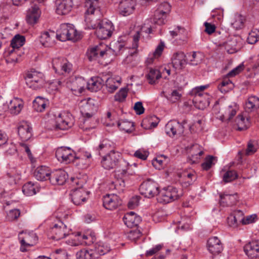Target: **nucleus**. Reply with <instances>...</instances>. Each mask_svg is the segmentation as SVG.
Listing matches in <instances>:
<instances>
[{
    "mask_svg": "<svg viewBox=\"0 0 259 259\" xmlns=\"http://www.w3.org/2000/svg\"><path fill=\"white\" fill-rule=\"evenodd\" d=\"M136 5V0H122L118 6L119 13L123 16H127L134 12Z\"/></svg>",
    "mask_w": 259,
    "mask_h": 259,
    "instance_id": "19",
    "label": "nucleus"
},
{
    "mask_svg": "<svg viewBox=\"0 0 259 259\" xmlns=\"http://www.w3.org/2000/svg\"><path fill=\"white\" fill-rule=\"evenodd\" d=\"M245 21L244 17L240 14H236L234 16L232 25L236 30L241 29L244 27Z\"/></svg>",
    "mask_w": 259,
    "mask_h": 259,
    "instance_id": "43",
    "label": "nucleus"
},
{
    "mask_svg": "<svg viewBox=\"0 0 259 259\" xmlns=\"http://www.w3.org/2000/svg\"><path fill=\"white\" fill-rule=\"evenodd\" d=\"M71 115L64 112L59 113L55 118L54 126L55 130H67L72 127L73 121L70 118Z\"/></svg>",
    "mask_w": 259,
    "mask_h": 259,
    "instance_id": "12",
    "label": "nucleus"
},
{
    "mask_svg": "<svg viewBox=\"0 0 259 259\" xmlns=\"http://www.w3.org/2000/svg\"><path fill=\"white\" fill-rule=\"evenodd\" d=\"M157 200L161 203H168L178 199L183 195L182 190L173 186H168L158 193Z\"/></svg>",
    "mask_w": 259,
    "mask_h": 259,
    "instance_id": "3",
    "label": "nucleus"
},
{
    "mask_svg": "<svg viewBox=\"0 0 259 259\" xmlns=\"http://www.w3.org/2000/svg\"><path fill=\"white\" fill-rule=\"evenodd\" d=\"M244 109L248 113L256 111L259 109V98L255 96H249L246 101Z\"/></svg>",
    "mask_w": 259,
    "mask_h": 259,
    "instance_id": "30",
    "label": "nucleus"
},
{
    "mask_svg": "<svg viewBox=\"0 0 259 259\" xmlns=\"http://www.w3.org/2000/svg\"><path fill=\"white\" fill-rule=\"evenodd\" d=\"M127 95V90L125 88L121 89L114 96V100L119 102H123Z\"/></svg>",
    "mask_w": 259,
    "mask_h": 259,
    "instance_id": "59",
    "label": "nucleus"
},
{
    "mask_svg": "<svg viewBox=\"0 0 259 259\" xmlns=\"http://www.w3.org/2000/svg\"><path fill=\"white\" fill-rule=\"evenodd\" d=\"M164 43L162 41H161L156 47L155 51L152 54H150L149 55L146 61L147 65H150L152 64L156 58L160 57L162 54V53L164 50Z\"/></svg>",
    "mask_w": 259,
    "mask_h": 259,
    "instance_id": "36",
    "label": "nucleus"
},
{
    "mask_svg": "<svg viewBox=\"0 0 259 259\" xmlns=\"http://www.w3.org/2000/svg\"><path fill=\"white\" fill-rule=\"evenodd\" d=\"M89 193L81 188L72 190L70 194L72 201L75 205H80L86 201Z\"/></svg>",
    "mask_w": 259,
    "mask_h": 259,
    "instance_id": "22",
    "label": "nucleus"
},
{
    "mask_svg": "<svg viewBox=\"0 0 259 259\" xmlns=\"http://www.w3.org/2000/svg\"><path fill=\"white\" fill-rule=\"evenodd\" d=\"M24 79L27 85L33 90L41 88L45 83L44 74L34 70H31L26 72Z\"/></svg>",
    "mask_w": 259,
    "mask_h": 259,
    "instance_id": "4",
    "label": "nucleus"
},
{
    "mask_svg": "<svg viewBox=\"0 0 259 259\" xmlns=\"http://www.w3.org/2000/svg\"><path fill=\"white\" fill-rule=\"evenodd\" d=\"M84 7L86 9L84 21L87 23L89 29H96L95 34L101 39H105L110 37L114 30V26L111 21L102 20L97 23H93L92 19L90 17L93 15H100V10L99 6V0H85Z\"/></svg>",
    "mask_w": 259,
    "mask_h": 259,
    "instance_id": "1",
    "label": "nucleus"
},
{
    "mask_svg": "<svg viewBox=\"0 0 259 259\" xmlns=\"http://www.w3.org/2000/svg\"><path fill=\"white\" fill-rule=\"evenodd\" d=\"M18 238L21 246L20 250L21 252L27 251V248L35 245L37 241L38 238L36 234L33 232H21L19 234Z\"/></svg>",
    "mask_w": 259,
    "mask_h": 259,
    "instance_id": "7",
    "label": "nucleus"
},
{
    "mask_svg": "<svg viewBox=\"0 0 259 259\" xmlns=\"http://www.w3.org/2000/svg\"><path fill=\"white\" fill-rule=\"evenodd\" d=\"M124 224L128 228L137 227L141 222V218L133 211L126 213L122 218Z\"/></svg>",
    "mask_w": 259,
    "mask_h": 259,
    "instance_id": "26",
    "label": "nucleus"
},
{
    "mask_svg": "<svg viewBox=\"0 0 259 259\" xmlns=\"http://www.w3.org/2000/svg\"><path fill=\"white\" fill-rule=\"evenodd\" d=\"M94 149L99 155L102 156L108 152H111V151L115 150L116 144L111 140L105 138L101 140Z\"/></svg>",
    "mask_w": 259,
    "mask_h": 259,
    "instance_id": "15",
    "label": "nucleus"
},
{
    "mask_svg": "<svg viewBox=\"0 0 259 259\" xmlns=\"http://www.w3.org/2000/svg\"><path fill=\"white\" fill-rule=\"evenodd\" d=\"M68 175L62 169L56 170L51 172L50 176V182L52 185H63L66 181Z\"/></svg>",
    "mask_w": 259,
    "mask_h": 259,
    "instance_id": "24",
    "label": "nucleus"
},
{
    "mask_svg": "<svg viewBox=\"0 0 259 259\" xmlns=\"http://www.w3.org/2000/svg\"><path fill=\"white\" fill-rule=\"evenodd\" d=\"M117 125L120 130L128 133L131 131V127H133L134 123L128 121L122 120L118 121Z\"/></svg>",
    "mask_w": 259,
    "mask_h": 259,
    "instance_id": "58",
    "label": "nucleus"
},
{
    "mask_svg": "<svg viewBox=\"0 0 259 259\" xmlns=\"http://www.w3.org/2000/svg\"><path fill=\"white\" fill-rule=\"evenodd\" d=\"M77 259H99L96 257L93 250L81 249L76 253Z\"/></svg>",
    "mask_w": 259,
    "mask_h": 259,
    "instance_id": "44",
    "label": "nucleus"
},
{
    "mask_svg": "<svg viewBox=\"0 0 259 259\" xmlns=\"http://www.w3.org/2000/svg\"><path fill=\"white\" fill-rule=\"evenodd\" d=\"M159 190L158 184L150 179L143 182L139 188L141 194L148 198H152L157 195Z\"/></svg>",
    "mask_w": 259,
    "mask_h": 259,
    "instance_id": "8",
    "label": "nucleus"
},
{
    "mask_svg": "<svg viewBox=\"0 0 259 259\" xmlns=\"http://www.w3.org/2000/svg\"><path fill=\"white\" fill-rule=\"evenodd\" d=\"M187 121L184 120L181 123L176 120H170L168 122L165 126L166 134L170 137L175 135H181L184 132V125Z\"/></svg>",
    "mask_w": 259,
    "mask_h": 259,
    "instance_id": "11",
    "label": "nucleus"
},
{
    "mask_svg": "<svg viewBox=\"0 0 259 259\" xmlns=\"http://www.w3.org/2000/svg\"><path fill=\"white\" fill-rule=\"evenodd\" d=\"M119 82L112 77L108 78L105 82L107 91L110 93H113L118 88V84Z\"/></svg>",
    "mask_w": 259,
    "mask_h": 259,
    "instance_id": "45",
    "label": "nucleus"
},
{
    "mask_svg": "<svg viewBox=\"0 0 259 259\" xmlns=\"http://www.w3.org/2000/svg\"><path fill=\"white\" fill-rule=\"evenodd\" d=\"M233 87L232 82L229 79L223 80L219 85L218 88L222 93H227Z\"/></svg>",
    "mask_w": 259,
    "mask_h": 259,
    "instance_id": "55",
    "label": "nucleus"
},
{
    "mask_svg": "<svg viewBox=\"0 0 259 259\" xmlns=\"http://www.w3.org/2000/svg\"><path fill=\"white\" fill-rule=\"evenodd\" d=\"M76 236L78 237V239L82 241V243L90 245L95 241V236L94 234H82L81 232H77Z\"/></svg>",
    "mask_w": 259,
    "mask_h": 259,
    "instance_id": "41",
    "label": "nucleus"
},
{
    "mask_svg": "<svg viewBox=\"0 0 259 259\" xmlns=\"http://www.w3.org/2000/svg\"><path fill=\"white\" fill-rule=\"evenodd\" d=\"M163 247V244H157L153 248H152L151 249L147 250L145 255L146 256H152L154 254H156L158 251H159L160 250H161Z\"/></svg>",
    "mask_w": 259,
    "mask_h": 259,
    "instance_id": "63",
    "label": "nucleus"
},
{
    "mask_svg": "<svg viewBox=\"0 0 259 259\" xmlns=\"http://www.w3.org/2000/svg\"><path fill=\"white\" fill-rule=\"evenodd\" d=\"M40 187L37 183L28 182L25 184L22 187V192L26 196H32L39 191Z\"/></svg>",
    "mask_w": 259,
    "mask_h": 259,
    "instance_id": "33",
    "label": "nucleus"
},
{
    "mask_svg": "<svg viewBox=\"0 0 259 259\" xmlns=\"http://www.w3.org/2000/svg\"><path fill=\"white\" fill-rule=\"evenodd\" d=\"M110 249V247L103 242H97L95 245V252L100 255L106 254Z\"/></svg>",
    "mask_w": 259,
    "mask_h": 259,
    "instance_id": "47",
    "label": "nucleus"
},
{
    "mask_svg": "<svg viewBox=\"0 0 259 259\" xmlns=\"http://www.w3.org/2000/svg\"><path fill=\"white\" fill-rule=\"evenodd\" d=\"M171 11V6L167 2H164L161 3L156 10L157 11V15H158L159 13L165 15L167 17Z\"/></svg>",
    "mask_w": 259,
    "mask_h": 259,
    "instance_id": "51",
    "label": "nucleus"
},
{
    "mask_svg": "<svg viewBox=\"0 0 259 259\" xmlns=\"http://www.w3.org/2000/svg\"><path fill=\"white\" fill-rule=\"evenodd\" d=\"M208 251L212 254H217L223 250V245L217 237H212L208 239L207 242Z\"/></svg>",
    "mask_w": 259,
    "mask_h": 259,
    "instance_id": "27",
    "label": "nucleus"
},
{
    "mask_svg": "<svg viewBox=\"0 0 259 259\" xmlns=\"http://www.w3.org/2000/svg\"><path fill=\"white\" fill-rule=\"evenodd\" d=\"M87 81L82 77H76L72 78L69 84V87L73 93L78 96L85 89Z\"/></svg>",
    "mask_w": 259,
    "mask_h": 259,
    "instance_id": "17",
    "label": "nucleus"
},
{
    "mask_svg": "<svg viewBox=\"0 0 259 259\" xmlns=\"http://www.w3.org/2000/svg\"><path fill=\"white\" fill-rule=\"evenodd\" d=\"M49 104V101L40 97H37L33 102V107L37 112L44 111L47 106Z\"/></svg>",
    "mask_w": 259,
    "mask_h": 259,
    "instance_id": "37",
    "label": "nucleus"
},
{
    "mask_svg": "<svg viewBox=\"0 0 259 259\" xmlns=\"http://www.w3.org/2000/svg\"><path fill=\"white\" fill-rule=\"evenodd\" d=\"M25 41V37L20 34L16 35L12 39L11 46L13 49L10 51V54H12L15 49H18L22 47Z\"/></svg>",
    "mask_w": 259,
    "mask_h": 259,
    "instance_id": "39",
    "label": "nucleus"
},
{
    "mask_svg": "<svg viewBox=\"0 0 259 259\" xmlns=\"http://www.w3.org/2000/svg\"><path fill=\"white\" fill-rule=\"evenodd\" d=\"M70 231V228H67L65 224L59 221L50 228V233L52 239L59 240L68 235Z\"/></svg>",
    "mask_w": 259,
    "mask_h": 259,
    "instance_id": "10",
    "label": "nucleus"
},
{
    "mask_svg": "<svg viewBox=\"0 0 259 259\" xmlns=\"http://www.w3.org/2000/svg\"><path fill=\"white\" fill-rule=\"evenodd\" d=\"M40 10L37 4H32L28 10L26 17V21L29 24H35L40 15Z\"/></svg>",
    "mask_w": 259,
    "mask_h": 259,
    "instance_id": "25",
    "label": "nucleus"
},
{
    "mask_svg": "<svg viewBox=\"0 0 259 259\" xmlns=\"http://www.w3.org/2000/svg\"><path fill=\"white\" fill-rule=\"evenodd\" d=\"M142 235V233L138 229L132 230L127 234V238L132 241L136 242Z\"/></svg>",
    "mask_w": 259,
    "mask_h": 259,
    "instance_id": "57",
    "label": "nucleus"
},
{
    "mask_svg": "<svg viewBox=\"0 0 259 259\" xmlns=\"http://www.w3.org/2000/svg\"><path fill=\"white\" fill-rule=\"evenodd\" d=\"M57 36L61 41L71 40L75 41L80 38V35L72 24H61Z\"/></svg>",
    "mask_w": 259,
    "mask_h": 259,
    "instance_id": "6",
    "label": "nucleus"
},
{
    "mask_svg": "<svg viewBox=\"0 0 259 259\" xmlns=\"http://www.w3.org/2000/svg\"><path fill=\"white\" fill-rule=\"evenodd\" d=\"M51 171L48 166L41 165L37 167L33 172V176L36 180L40 181L50 180Z\"/></svg>",
    "mask_w": 259,
    "mask_h": 259,
    "instance_id": "29",
    "label": "nucleus"
},
{
    "mask_svg": "<svg viewBox=\"0 0 259 259\" xmlns=\"http://www.w3.org/2000/svg\"><path fill=\"white\" fill-rule=\"evenodd\" d=\"M18 134L22 141H27L32 136V128L30 124L26 121L20 123L18 127Z\"/></svg>",
    "mask_w": 259,
    "mask_h": 259,
    "instance_id": "20",
    "label": "nucleus"
},
{
    "mask_svg": "<svg viewBox=\"0 0 259 259\" xmlns=\"http://www.w3.org/2000/svg\"><path fill=\"white\" fill-rule=\"evenodd\" d=\"M214 158L215 157L214 156L211 155H208L206 157L205 161L201 164L202 169L205 170L209 169L213 164V161Z\"/></svg>",
    "mask_w": 259,
    "mask_h": 259,
    "instance_id": "61",
    "label": "nucleus"
},
{
    "mask_svg": "<svg viewBox=\"0 0 259 259\" xmlns=\"http://www.w3.org/2000/svg\"><path fill=\"white\" fill-rule=\"evenodd\" d=\"M161 77L160 72L156 69H151L147 75V79L150 84H154Z\"/></svg>",
    "mask_w": 259,
    "mask_h": 259,
    "instance_id": "49",
    "label": "nucleus"
},
{
    "mask_svg": "<svg viewBox=\"0 0 259 259\" xmlns=\"http://www.w3.org/2000/svg\"><path fill=\"white\" fill-rule=\"evenodd\" d=\"M190 64L197 65L200 63L203 60V55L200 52H193L191 55L189 56Z\"/></svg>",
    "mask_w": 259,
    "mask_h": 259,
    "instance_id": "48",
    "label": "nucleus"
},
{
    "mask_svg": "<svg viewBox=\"0 0 259 259\" xmlns=\"http://www.w3.org/2000/svg\"><path fill=\"white\" fill-rule=\"evenodd\" d=\"M57 34L54 31H44L40 36V41L45 47H49Z\"/></svg>",
    "mask_w": 259,
    "mask_h": 259,
    "instance_id": "35",
    "label": "nucleus"
},
{
    "mask_svg": "<svg viewBox=\"0 0 259 259\" xmlns=\"http://www.w3.org/2000/svg\"><path fill=\"white\" fill-rule=\"evenodd\" d=\"M236 114V108L229 106L225 111V116L228 120H230Z\"/></svg>",
    "mask_w": 259,
    "mask_h": 259,
    "instance_id": "64",
    "label": "nucleus"
},
{
    "mask_svg": "<svg viewBox=\"0 0 259 259\" xmlns=\"http://www.w3.org/2000/svg\"><path fill=\"white\" fill-rule=\"evenodd\" d=\"M8 181L10 185L17 184L21 179V175L19 170L12 168L7 174Z\"/></svg>",
    "mask_w": 259,
    "mask_h": 259,
    "instance_id": "38",
    "label": "nucleus"
},
{
    "mask_svg": "<svg viewBox=\"0 0 259 259\" xmlns=\"http://www.w3.org/2000/svg\"><path fill=\"white\" fill-rule=\"evenodd\" d=\"M259 40V30L254 29L249 33L247 41L248 44H254Z\"/></svg>",
    "mask_w": 259,
    "mask_h": 259,
    "instance_id": "53",
    "label": "nucleus"
},
{
    "mask_svg": "<svg viewBox=\"0 0 259 259\" xmlns=\"http://www.w3.org/2000/svg\"><path fill=\"white\" fill-rule=\"evenodd\" d=\"M122 154L119 151L114 150L111 151L102 156L101 164L106 169H111L116 168L119 164L121 159Z\"/></svg>",
    "mask_w": 259,
    "mask_h": 259,
    "instance_id": "5",
    "label": "nucleus"
},
{
    "mask_svg": "<svg viewBox=\"0 0 259 259\" xmlns=\"http://www.w3.org/2000/svg\"><path fill=\"white\" fill-rule=\"evenodd\" d=\"M134 155L137 158L145 160L149 155V152L143 149H139L135 152Z\"/></svg>",
    "mask_w": 259,
    "mask_h": 259,
    "instance_id": "62",
    "label": "nucleus"
},
{
    "mask_svg": "<svg viewBox=\"0 0 259 259\" xmlns=\"http://www.w3.org/2000/svg\"><path fill=\"white\" fill-rule=\"evenodd\" d=\"M238 130L243 131L248 128L250 126V121L248 117H244L242 115L239 114L236 119Z\"/></svg>",
    "mask_w": 259,
    "mask_h": 259,
    "instance_id": "40",
    "label": "nucleus"
},
{
    "mask_svg": "<svg viewBox=\"0 0 259 259\" xmlns=\"http://www.w3.org/2000/svg\"><path fill=\"white\" fill-rule=\"evenodd\" d=\"M20 215V210L19 209H13L10 210L8 214L7 219L9 221H14L17 220Z\"/></svg>",
    "mask_w": 259,
    "mask_h": 259,
    "instance_id": "60",
    "label": "nucleus"
},
{
    "mask_svg": "<svg viewBox=\"0 0 259 259\" xmlns=\"http://www.w3.org/2000/svg\"><path fill=\"white\" fill-rule=\"evenodd\" d=\"M242 212L240 210L236 212L234 215H231L228 218L230 225L232 227H237L239 223H242Z\"/></svg>",
    "mask_w": 259,
    "mask_h": 259,
    "instance_id": "46",
    "label": "nucleus"
},
{
    "mask_svg": "<svg viewBox=\"0 0 259 259\" xmlns=\"http://www.w3.org/2000/svg\"><path fill=\"white\" fill-rule=\"evenodd\" d=\"M172 66L176 69H182L187 64L186 55L183 52L175 53L171 57Z\"/></svg>",
    "mask_w": 259,
    "mask_h": 259,
    "instance_id": "28",
    "label": "nucleus"
},
{
    "mask_svg": "<svg viewBox=\"0 0 259 259\" xmlns=\"http://www.w3.org/2000/svg\"><path fill=\"white\" fill-rule=\"evenodd\" d=\"M157 14V11H155L153 18L152 19L153 23L159 25H161L165 24V22L166 21V19L167 16L161 13H159L158 15Z\"/></svg>",
    "mask_w": 259,
    "mask_h": 259,
    "instance_id": "54",
    "label": "nucleus"
},
{
    "mask_svg": "<svg viewBox=\"0 0 259 259\" xmlns=\"http://www.w3.org/2000/svg\"><path fill=\"white\" fill-rule=\"evenodd\" d=\"M80 109L82 115L88 118L93 116L97 110L95 101L91 98L84 99L80 102Z\"/></svg>",
    "mask_w": 259,
    "mask_h": 259,
    "instance_id": "14",
    "label": "nucleus"
},
{
    "mask_svg": "<svg viewBox=\"0 0 259 259\" xmlns=\"http://www.w3.org/2000/svg\"><path fill=\"white\" fill-rule=\"evenodd\" d=\"M23 101L18 98H14L11 101L9 105V108L12 114H18L23 107Z\"/></svg>",
    "mask_w": 259,
    "mask_h": 259,
    "instance_id": "34",
    "label": "nucleus"
},
{
    "mask_svg": "<svg viewBox=\"0 0 259 259\" xmlns=\"http://www.w3.org/2000/svg\"><path fill=\"white\" fill-rule=\"evenodd\" d=\"M52 63L55 72L59 74H69L72 70V64L63 57L54 58Z\"/></svg>",
    "mask_w": 259,
    "mask_h": 259,
    "instance_id": "9",
    "label": "nucleus"
},
{
    "mask_svg": "<svg viewBox=\"0 0 259 259\" xmlns=\"http://www.w3.org/2000/svg\"><path fill=\"white\" fill-rule=\"evenodd\" d=\"M220 203L223 206H229L236 203L238 199L237 194H221Z\"/></svg>",
    "mask_w": 259,
    "mask_h": 259,
    "instance_id": "32",
    "label": "nucleus"
},
{
    "mask_svg": "<svg viewBox=\"0 0 259 259\" xmlns=\"http://www.w3.org/2000/svg\"><path fill=\"white\" fill-rule=\"evenodd\" d=\"M197 179V176L195 172L184 174V179L182 182V186L184 188H187L194 183Z\"/></svg>",
    "mask_w": 259,
    "mask_h": 259,
    "instance_id": "42",
    "label": "nucleus"
},
{
    "mask_svg": "<svg viewBox=\"0 0 259 259\" xmlns=\"http://www.w3.org/2000/svg\"><path fill=\"white\" fill-rule=\"evenodd\" d=\"M55 5L56 13L65 15L71 11L73 4L72 0H56Z\"/></svg>",
    "mask_w": 259,
    "mask_h": 259,
    "instance_id": "18",
    "label": "nucleus"
},
{
    "mask_svg": "<svg viewBox=\"0 0 259 259\" xmlns=\"http://www.w3.org/2000/svg\"><path fill=\"white\" fill-rule=\"evenodd\" d=\"M102 200L104 207L111 210L116 209L122 203L119 197L114 194H106L103 196Z\"/></svg>",
    "mask_w": 259,
    "mask_h": 259,
    "instance_id": "16",
    "label": "nucleus"
},
{
    "mask_svg": "<svg viewBox=\"0 0 259 259\" xmlns=\"http://www.w3.org/2000/svg\"><path fill=\"white\" fill-rule=\"evenodd\" d=\"M126 174V171L125 170H122L120 173L121 175V177L119 179H117L114 182L115 188L119 191H123L124 188L125 187L124 177Z\"/></svg>",
    "mask_w": 259,
    "mask_h": 259,
    "instance_id": "50",
    "label": "nucleus"
},
{
    "mask_svg": "<svg viewBox=\"0 0 259 259\" xmlns=\"http://www.w3.org/2000/svg\"><path fill=\"white\" fill-rule=\"evenodd\" d=\"M192 95L194 96L193 103L197 108L203 110L209 106L210 96L208 94L198 93Z\"/></svg>",
    "mask_w": 259,
    "mask_h": 259,
    "instance_id": "23",
    "label": "nucleus"
},
{
    "mask_svg": "<svg viewBox=\"0 0 259 259\" xmlns=\"http://www.w3.org/2000/svg\"><path fill=\"white\" fill-rule=\"evenodd\" d=\"M123 48L124 45L118 41L113 44L112 49L108 48L105 45L100 44L91 48L87 52V57L90 61H93L100 57H106L112 52L115 55H118L120 54Z\"/></svg>",
    "mask_w": 259,
    "mask_h": 259,
    "instance_id": "2",
    "label": "nucleus"
},
{
    "mask_svg": "<svg viewBox=\"0 0 259 259\" xmlns=\"http://www.w3.org/2000/svg\"><path fill=\"white\" fill-rule=\"evenodd\" d=\"M238 178V175L236 171L233 170L226 171L223 176V181L225 183L232 182Z\"/></svg>",
    "mask_w": 259,
    "mask_h": 259,
    "instance_id": "52",
    "label": "nucleus"
},
{
    "mask_svg": "<svg viewBox=\"0 0 259 259\" xmlns=\"http://www.w3.org/2000/svg\"><path fill=\"white\" fill-rule=\"evenodd\" d=\"M164 97L171 103H175L180 99L181 94L178 90H175L170 94L166 95Z\"/></svg>",
    "mask_w": 259,
    "mask_h": 259,
    "instance_id": "56",
    "label": "nucleus"
},
{
    "mask_svg": "<svg viewBox=\"0 0 259 259\" xmlns=\"http://www.w3.org/2000/svg\"><path fill=\"white\" fill-rule=\"evenodd\" d=\"M104 80L100 77H92L88 82H87V87L91 92H96L103 87Z\"/></svg>",
    "mask_w": 259,
    "mask_h": 259,
    "instance_id": "31",
    "label": "nucleus"
},
{
    "mask_svg": "<svg viewBox=\"0 0 259 259\" xmlns=\"http://www.w3.org/2000/svg\"><path fill=\"white\" fill-rule=\"evenodd\" d=\"M243 250L248 257L251 259L259 257V240H253L247 243Z\"/></svg>",
    "mask_w": 259,
    "mask_h": 259,
    "instance_id": "21",
    "label": "nucleus"
},
{
    "mask_svg": "<svg viewBox=\"0 0 259 259\" xmlns=\"http://www.w3.org/2000/svg\"><path fill=\"white\" fill-rule=\"evenodd\" d=\"M56 157L61 162L69 163L73 161L75 157L74 151L69 147H61L56 151Z\"/></svg>",
    "mask_w": 259,
    "mask_h": 259,
    "instance_id": "13",
    "label": "nucleus"
}]
</instances>
